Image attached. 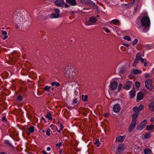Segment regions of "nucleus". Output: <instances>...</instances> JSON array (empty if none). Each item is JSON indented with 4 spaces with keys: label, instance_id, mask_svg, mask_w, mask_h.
<instances>
[{
    "label": "nucleus",
    "instance_id": "f257e3e1",
    "mask_svg": "<svg viewBox=\"0 0 154 154\" xmlns=\"http://www.w3.org/2000/svg\"><path fill=\"white\" fill-rule=\"evenodd\" d=\"M63 72L65 77L69 79H72L76 76L75 69L73 66H68L66 67Z\"/></svg>",
    "mask_w": 154,
    "mask_h": 154
},
{
    "label": "nucleus",
    "instance_id": "f03ea898",
    "mask_svg": "<svg viewBox=\"0 0 154 154\" xmlns=\"http://www.w3.org/2000/svg\"><path fill=\"white\" fill-rule=\"evenodd\" d=\"M142 17L140 21L142 26H150V21L147 14L146 12L143 13L139 17Z\"/></svg>",
    "mask_w": 154,
    "mask_h": 154
},
{
    "label": "nucleus",
    "instance_id": "7ed1b4c3",
    "mask_svg": "<svg viewBox=\"0 0 154 154\" xmlns=\"http://www.w3.org/2000/svg\"><path fill=\"white\" fill-rule=\"evenodd\" d=\"M13 19L12 20L16 22V25L19 24L20 25L22 24L25 21V20L23 19V17H20V13L18 12H15L13 16Z\"/></svg>",
    "mask_w": 154,
    "mask_h": 154
},
{
    "label": "nucleus",
    "instance_id": "20e7f679",
    "mask_svg": "<svg viewBox=\"0 0 154 154\" xmlns=\"http://www.w3.org/2000/svg\"><path fill=\"white\" fill-rule=\"evenodd\" d=\"M54 3L58 7H62L64 5L65 8H68L70 6L67 4L64 3V0H56Z\"/></svg>",
    "mask_w": 154,
    "mask_h": 154
},
{
    "label": "nucleus",
    "instance_id": "39448f33",
    "mask_svg": "<svg viewBox=\"0 0 154 154\" xmlns=\"http://www.w3.org/2000/svg\"><path fill=\"white\" fill-rule=\"evenodd\" d=\"M152 80L150 79H147L145 82L146 87L150 91L152 90L153 88V86L152 85Z\"/></svg>",
    "mask_w": 154,
    "mask_h": 154
},
{
    "label": "nucleus",
    "instance_id": "423d86ee",
    "mask_svg": "<svg viewBox=\"0 0 154 154\" xmlns=\"http://www.w3.org/2000/svg\"><path fill=\"white\" fill-rule=\"evenodd\" d=\"M134 86V84L131 81H128L124 85L123 88L126 90H128L131 87Z\"/></svg>",
    "mask_w": 154,
    "mask_h": 154
},
{
    "label": "nucleus",
    "instance_id": "0eeeda50",
    "mask_svg": "<svg viewBox=\"0 0 154 154\" xmlns=\"http://www.w3.org/2000/svg\"><path fill=\"white\" fill-rule=\"evenodd\" d=\"M150 26H142V27L137 26L138 29L140 31L143 32L145 33L147 32L149 29Z\"/></svg>",
    "mask_w": 154,
    "mask_h": 154
},
{
    "label": "nucleus",
    "instance_id": "6e6552de",
    "mask_svg": "<svg viewBox=\"0 0 154 154\" xmlns=\"http://www.w3.org/2000/svg\"><path fill=\"white\" fill-rule=\"evenodd\" d=\"M118 86V83L115 81H113L110 84V87L111 89L112 90H115Z\"/></svg>",
    "mask_w": 154,
    "mask_h": 154
},
{
    "label": "nucleus",
    "instance_id": "1a4fd4ad",
    "mask_svg": "<svg viewBox=\"0 0 154 154\" xmlns=\"http://www.w3.org/2000/svg\"><path fill=\"white\" fill-rule=\"evenodd\" d=\"M121 107L120 105L118 103L115 104L113 107V110L116 113L119 112L120 110Z\"/></svg>",
    "mask_w": 154,
    "mask_h": 154
},
{
    "label": "nucleus",
    "instance_id": "9d476101",
    "mask_svg": "<svg viewBox=\"0 0 154 154\" xmlns=\"http://www.w3.org/2000/svg\"><path fill=\"white\" fill-rule=\"evenodd\" d=\"M66 1L68 5L71 6H74L77 5L76 0H66Z\"/></svg>",
    "mask_w": 154,
    "mask_h": 154
},
{
    "label": "nucleus",
    "instance_id": "9b49d317",
    "mask_svg": "<svg viewBox=\"0 0 154 154\" xmlns=\"http://www.w3.org/2000/svg\"><path fill=\"white\" fill-rule=\"evenodd\" d=\"M144 97V94L141 92H139L137 93V100L138 101L142 100Z\"/></svg>",
    "mask_w": 154,
    "mask_h": 154
},
{
    "label": "nucleus",
    "instance_id": "f8f14e48",
    "mask_svg": "<svg viewBox=\"0 0 154 154\" xmlns=\"http://www.w3.org/2000/svg\"><path fill=\"white\" fill-rule=\"evenodd\" d=\"M136 123L134 122H131L128 128V131L129 132H131L133 130L134 128L136 126Z\"/></svg>",
    "mask_w": 154,
    "mask_h": 154
},
{
    "label": "nucleus",
    "instance_id": "ddd939ff",
    "mask_svg": "<svg viewBox=\"0 0 154 154\" xmlns=\"http://www.w3.org/2000/svg\"><path fill=\"white\" fill-rule=\"evenodd\" d=\"M125 137V136L124 135L123 136H119L116 138V141L119 142H122Z\"/></svg>",
    "mask_w": 154,
    "mask_h": 154
},
{
    "label": "nucleus",
    "instance_id": "4468645a",
    "mask_svg": "<svg viewBox=\"0 0 154 154\" xmlns=\"http://www.w3.org/2000/svg\"><path fill=\"white\" fill-rule=\"evenodd\" d=\"M87 5L92 7L94 9L98 8L95 3L91 0H89Z\"/></svg>",
    "mask_w": 154,
    "mask_h": 154
},
{
    "label": "nucleus",
    "instance_id": "2eb2a0df",
    "mask_svg": "<svg viewBox=\"0 0 154 154\" xmlns=\"http://www.w3.org/2000/svg\"><path fill=\"white\" fill-rule=\"evenodd\" d=\"M149 109L150 111L154 112V101H152L148 105Z\"/></svg>",
    "mask_w": 154,
    "mask_h": 154
},
{
    "label": "nucleus",
    "instance_id": "dca6fc26",
    "mask_svg": "<svg viewBox=\"0 0 154 154\" xmlns=\"http://www.w3.org/2000/svg\"><path fill=\"white\" fill-rule=\"evenodd\" d=\"M124 148L125 146L124 144L122 143L119 145L117 148V149L119 152H120L124 150Z\"/></svg>",
    "mask_w": 154,
    "mask_h": 154
},
{
    "label": "nucleus",
    "instance_id": "f3484780",
    "mask_svg": "<svg viewBox=\"0 0 154 154\" xmlns=\"http://www.w3.org/2000/svg\"><path fill=\"white\" fill-rule=\"evenodd\" d=\"M126 72V69L124 67H121L119 69V73L120 75L125 73Z\"/></svg>",
    "mask_w": 154,
    "mask_h": 154
},
{
    "label": "nucleus",
    "instance_id": "a211bd4d",
    "mask_svg": "<svg viewBox=\"0 0 154 154\" xmlns=\"http://www.w3.org/2000/svg\"><path fill=\"white\" fill-rule=\"evenodd\" d=\"M138 113H135L132 116L131 122H134L136 123L137 119L138 117Z\"/></svg>",
    "mask_w": 154,
    "mask_h": 154
},
{
    "label": "nucleus",
    "instance_id": "6ab92c4d",
    "mask_svg": "<svg viewBox=\"0 0 154 154\" xmlns=\"http://www.w3.org/2000/svg\"><path fill=\"white\" fill-rule=\"evenodd\" d=\"M60 17V14H57L54 13L51 14L50 18L51 19L57 18Z\"/></svg>",
    "mask_w": 154,
    "mask_h": 154
},
{
    "label": "nucleus",
    "instance_id": "aec40b11",
    "mask_svg": "<svg viewBox=\"0 0 154 154\" xmlns=\"http://www.w3.org/2000/svg\"><path fill=\"white\" fill-rule=\"evenodd\" d=\"M135 91L134 89H132L131 91L129 92V94H130V97L131 98H132L134 97L135 95Z\"/></svg>",
    "mask_w": 154,
    "mask_h": 154
},
{
    "label": "nucleus",
    "instance_id": "412c9836",
    "mask_svg": "<svg viewBox=\"0 0 154 154\" xmlns=\"http://www.w3.org/2000/svg\"><path fill=\"white\" fill-rule=\"evenodd\" d=\"M145 126L143 123H140L137 125L136 128L137 130H143Z\"/></svg>",
    "mask_w": 154,
    "mask_h": 154
},
{
    "label": "nucleus",
    "instance_id": "4be33fe9",
    "mask_svg": "<svg viewBox=\"0 0 154 154\" xmlns=\"http://www.w3.org/2000/svg\"><path fill=\"white\" fill-rule=\"evenodd\" d=\"M2 38L3 39L5 40L8 37V35H7V33L5 31L3 30L2 31Z\"/></svg>",
    "mask_w": 154,
    "mask_h": 154
},
{
    "label": "nucleus",
    "instance_id": "5701e85b",
    "mask_svg": "<svg viewBox=\"0 0 154 154\" xmlns=\"http://www.w3.org/2000/svg\"><path fill=\"white\" fill-rule=\"evenodd\" d=\"M154 128V125H149L146 126V130L148 131H150L152 130Z\"/></svg>",
    "mask_w": 154,
    "mask_h": 154
},
{
    "label": "nucleus",
    "instance_id": "b1692460",
    "mask_svg": "<svg viewBox=\"0 0 154 154\" xmlns=\"http://www.w3.org/2000/svg\"><path fill=\"white\" fill-rule=\"evenodd\" d=\"M89 21L93 23H95L97 21L96 17H91L89 19Z\"/></svg>",
    "mask_w": 154,
    "mask_h": 154
},
{
    "label": "nucleus",
    "instance_id": "393cba45",
    "mask_svg": "<svg viewBox=\"0 0 154 154\" xmlns=\"http://www.w3.org/2000/svg\"><path fill=\"white\" fill-rule=\"evenodd\" d=\"M143 152L145 154H151L152 152L151 150L149 149H144Z\"/></svg>",
    "mask_w": 154,
    "mask_h": 154
},
{
    "label": "nucleus",
    "instance_id": "a878e982",
    "mask_svg": "<svg viewBox=\"0 0 154 154\" xmlns=\"http://www.w3.org/2000/svg\"><path fill=\"white\" fill-rule=\"evenodd\" d=\"M82 100L84 101H88V96L87 95H84L83 94L82 95Z\"/></svg>",
    "mask_w": 154,
    "mask_h": 154
},
{
    "label": "nucleus",
    "instance_id": "bb28decb",
    "mask_svg": "<svg viewBox=\"0 0 154 154\" xmlns=\"http://www.w3.org/2000/svg\"><path fill=\"white\" fill-rule=\"evenodd\" d=\"M142 57L141 56V54L140 53H137L135 59L139 61V60H140L142 58Z\"/></svg>",
    "mask_w": 154,
    "mask_h": 154
},
{
    "label": "nucleus",
    "instance_id": "cd10ccee",
    "mask_svg": "<svg viewBox=\"0 0 154 154\" xmlns=\"http://www.w3.org/2000/svg\"><path fill=\"white\" fill-rule=\"evenodd\" d=\"M51 85L52 86H55L56 87H58L60 86V84L59 83L56 81L53 82L51 83Z\"/></svg>",
    "mask_w": 154,
    "mask_h": 154
},
{
    "label": "nucleus",
    "instance_id": "c85d7f7f",
    "mask_svg": "<svg viewBox=\"0 0 154 154\" xmlns=\"http://www.w3.org/2000/svg\"><path fill=\"white\" fill-rule=\"evenodd\" d=\"M133 72L135 74H139L142 72L141 70L135 69H133Z\"/></svg>",
    "mask_w": 154,
    "mask_h": 154
},
{
    "label": "nucleus",
    "instance_id": "c756f323",
    "mask_svg": "<svg viewBox=\"0 0 154 154\" xmlns=\"http://www.w3.org/2000/svg\"><path fill=\"white\" fill-rule=\"evenodd\" d=\"M46 117L50 120H51L52 119V118L51 116V114L50 112L47 113L46 116Z\"/></svg>",
    "mask_w": 154,
    "mask_h": 154
},
{
    "label": "nucleus",
    "instance_id": "7c9ffc66",
    "mask_svg": "<svg viewBox=\"0 0 154 154\" xmlns=\"http://www.w3.org/2000/svg\"><path fill=\"white\" fill-rule=\"evenodd\" d=\"M151 137V134L150 133H146L144 135V137L146 139H148Z\"/></svg>",
    "mask_w": 154,
    "mask_h": 154
},
{
    "label": "nucleus",
    "instance_id": "2f4dec72",
    "mask_svg": "<svg viewBox=\"0 0 154 154\" xmlns=\"http://www.w3.org/2000/svg\"><path fill=\"white\" fill-rule=\"evenodd\" d=\"M135 0H133L132 2H131V3H128V4H124V5H123L124 6H125V7H126V6H128L129 5H130V6H129L128 7L127 6V7H126L127 8H128L129 7L131 6V4H133L135 2Z\"/></svg>",
    "mask_w": 154,
    "mask_h": 154
},
{
    "label": "nucleus",
    "instance_id": "473e14b6",
    "mask_svg": "<svg viewBox=\"0 0 154 154\" xmlns=\"http://www.w3.org/2000/svg\"><path fill=\"white\" fill-rule=\"evenodd\" d=\"M111 22L113 24H116L119 23V21L117 19H114L112 20Z\"/></svg>",
    "mask_w": 154,
    "mask_h": 154
},
{
    "label": "nucleus",
    "instance_id": "72a5a7b5",
    "mask_svg": "<svg viewBox=\"0 0 154 154\" xmlns=\"http://www.w3.org/2000/svg\"><path fill=\"white\" fill-rule=\"evenodd\" d=\"M133 110L135 112V113H138L140 112L139 110L138 107L137 106H135L133 108Z\"/></svg>",
    "mask_w": 154,
    "mask_h": 154
},
{
    "label": "nucleus",
    "instance_id": "f704fd0d",
    "mask_svg": "<svg viewBox=\"0 0 154 154\" xmlns=\"http://www.w3.org/2000/svg\"><path fill=\"white\" fill-rule=\"evenodd\" d=\"M29 131L31 133H33L34 131V127L33 126H31L28 129Z\"/></svg>",
    "mask_w": 154,
    "mask_h": 154
},
{
    "label": "nucleus",
    "instance_id": "c9c22d12",
    "mask_svg": "<svg viewBox=\"0 0 154 154\" xmlns=\"http://www.w3.org/2000/svg\"><path fill=\"white\" fill-rule=\"evenodd\" d=\"M89 1V0H80V2L81 3L87 5Z\"/></svg>",
    "mask_w": 154,
    "mask_h": 154
},
{
    "label": "nucleus",
    "instance_id": "e433bc0d",
    "mask_svg": "<svg viewBox=\"0 0 154 154\" xmlns=\"http://www.w3.org/2000/svg\"><path fill=\"white\" fill-rule=\"evenodd\" d=\"M51 88V87L48 86H46L44 88V89L45 91H47L48 92L49 91V89Z\"/></svg>",
    "mask_w": 154,
    "mask_h": 154
},
{
    "label": "nucleus",
    "instance_id": "4c0bfd02",
    "mask_svg": "<svg viewBox=\"0 0 154 154\" xmlns=\"http://www.w3.org/2000/svg\"><path fill=\"white\" fill-rule=\"evenodd\" d=\"M54 11L55 12V13L57 14H60V11L59 9L57 8L54 9Z\"/></svg>",
    "mask_w": 154,
    "mask_h": 154
},
{
    "label": "nucleus",
    "instance_id": "58836bf2",
    "mask_svg": "<svg viewBox=\"0 0 154 154\" xmlns=\"http://www.w3.org/2000/svg\"><path fill=\"white\" fill-rule=\"evenodd\" d=\"M4 143L5 144L8 145L10 146H11V144L10 143L9 141L8 140H5L4 141Z\"/></svg>",
    "mask_w": 154,
    "mask_h": 154
},
{
    "label": "nucleus",
    "instance_id": "ea45409f",
    "mask_svg": "<svg viewBox=\"0 0 154 154\" xmlns=\"http://www.w3.org/2000/svg\"><path fill=\"white\" fill-rule=\"evenodd\" d=\"M100 143L99 140L97 139L95 140V142H94V144L97 145V146L98 147L99 146V144Z\"/></svg>",
    "mask_w": 154,
    "mask_h": 154
},
{
    "label": "nucleus",
    "instance_id": "a19ab883",
    "mask_svg": "<svg viewBox=\"0 0 154 154\" xmlns=\"http://www.w3.org/2000/svg\"><path fill=\"white\" fill-rule=\"evenodd\" d=\"M103 30L105 31V32L108 33H110L111 32L110 31V30L106 28H103Z\"/></svg>",
    "mask_w": 154,
    "mask_h": 154
},
{
    "label": "nucleus",
    "instance_id": "79ce46f5",
    "mask_svg": "<svg viewBox=\"0 0 154 154\" xmlns=\"http://www.w3.org/2000/svg\"><path fill=\"white\" fill-rule=\"evenodd\" d=\"M50 128H48L47 129L46 132V134L47 136H49L50 135Z\"/></svg>",
    "mask_w": 154,
    "mask_h": 154
},
{
    "label": "nucleus",
    "instance_id": "37998d69",
    "mask_svg": "<svg viewBox=\"0 0 154 154\" xmlns=\"http://www.w3.org/2000/svg\"><path fill=\"white\" fill-rule=\"evenodd\" d=\"M124 39L128 40V41H130L131 40L130 37L128 36H126L124 37Z\"/></svg>",
    "mask_w": 154,
    "mask_h": 154
},
{
    "label": "nucleus",
    "instance_id": "c03bdc74",
    "mask_svg": "<svg viewBox=\"0 0 154 154\" xmlns=\"http://www.w3.org/2000/svg\"><path fill=\"white\" fill-rule=\"evenodd\" d=\"M23 97L21 95H20L18 96L17 100L19 101H20L23 100Z\"/></svg>",
    "mask_w": 154,
    "mask_h": 154
},
{
    "label": "nucleus",
    "instance_id": "a18cd8bd",
    "mask_svg": "<svg viewBox=\"0 0 154 154\" xmlns=\"http://www.w3.org/2000/svg\"><path fill=\"white\" fill-rule=\"evenodd\" d=\"M138 41V40L137 39H135L133 42L132 45H134L137 43Z\"/></svg>",
    "mask_w": 154,
    "mask_h": 154
},
{
    "label": "nucleus",
    "instance_id": "49530a36",
    "mask_svg": "<svg viewBox=\"0 0 154 154\" xmlns=\"http://www.w3.org/2000/svg\"><path fill=\"white\" fill-rule=\"evenodd\" d=\"M136 87L137 88H139L140 86V83L139 82H135Z\"/></svg>",
    "mask_w": 154,
    "mask_h": 154
},
{
    "label": "nucleus",
    "instance_id": "de8ad7c7",
    "mask_svg": "<svg viewBox=\"0 0 154 154\" xmlns=\"http://www.w3.org/2000/svg\"><path fill=\"white\" fill-rule=\"evenodd\" d=\"M78 102V100L77 99H74L72 102V104L73 105H75Z\"/></svg>",
    "mask_w": 154,
    "mask_h": 154
},
{
    "label": "nucleus",
    "instance_id": "09e8293b",
    "mask_svg": "<svg viewBox=\"0 0 154 154\" xmlns=\"http://www.w3.org/2000/svg\"><path fill=\"white\" fill-rule=\"evenodd\" d=\"M138 61L137 60L135 59V60L133 64V66H135L138 63Z\"/></svg>",
    "mask_w": 154,
    "mask_h": 154
},
{
    "label": "nucleus",
    "instance_id": "8fccbe9b",
    "mask_svg": "<svg viewBox=\"0 0 154 154\" xmlns=\"http://www.w3.org/2000/svg\"><path fill=\"white\" fill-rule=\"evenodd\" d=\"M144 108L143 106L142 105H140L138 107L139 111H140Z\"/></svg>",
    "mask_w": 154,
    "mask_h": 154
},
{
    "label": "nucleus",
    "instance_id": "3c124183",
    "mask_svg": "<svg viewBox=\"0 0 154 154\" xmlns=\"http://www.w3.org/2000/svg\"><path fill=\"white\" fill-rule=\"evenodd\" d=\"M58 124L59 125V126L60 125V130H62L63 128V125L61 123H60L59 122H58Z\"/></svg>",
    "mask_w": 154,
    "mask_h": 154
},
{
    "label": "nucleus",
    "instance_id": "603ef678",
    "mask_svg": "<svg viewBox=\"0 0 154 154\" xmlns=\"http://www.w3.org/2000/svg\"><path fill=\"white\" fill-rule=\"evenodd\" d=\"M141 123H143V124L146 126V123H147V120L146 119H144L143 121Z\"/></svg>",
    "mask_w": 154,
    "mask_h": 154
},
{
    "label": "nucleus",
    "instance_id": "864d4df0",
    "mask_svg": "<svg viewBox=\"0 0 154 154\" xmlns=\"http://www.w3.org/2000/svg\"><path fill=\"white\" fill-rule=\"evenodd\" d=\"M62 144V143L61 142H60L59 143H56V146H57L60 147L61 145Z\"/></svg>",
    "mask_w": 154,
    "mask_h": 154
},
{
    "label": "nucleus",
    "instance_id": "5fc2aeb1",
    "mask_svg": "<svg viewBox=\"0 0 154 154\" xmlns=\"http://www.w3.org/2000/svg\"><path fill=\"white\" fill-rule=\"evenodd\" d=\"M140 61H141V62L142 63H144L145 61H146V60L145 59H144L143 58H142L141 60H140Z\"/></svg>",
    "mask_w": 154,
    "mask_h": 154
},
{
    "label": "nucleus",
    "instance_id": "6e6d98bb",
    "mask_svg": "<svg viewBox=\"0 0 154 154\" xmlns=\"http://www.w3.org/2000/svg\"><path fill=\"white\" fill-rule=\"evenodd\" d=\"M122 85L121 84H120L119 85V90H118L119 91L121 89V88L122 87Z\"/></svg>",
    "mask_w": 154,
    "mask_h": 154
},
{
    "label": "nucleus",
    "instance_id": "4d7b16f0",
    "mask_svg": "<svg viewBox=\"0 0 154 154\" xmlns=\"http://www.w3.org/2000/svg\"><path fill=\"white\" fill-rule=\"evenodd\" d=\"M150 122H152L154 121V117H152L150 119Z\"/></svg>",
    "mask_w": 154,
    "mask_h": 154
},
{
    "label": "nucleus",
    "instance_id": "13d9d810",
    "mask_svg": "<svg viewBox=\"0 0 154 154\" xmlns=\"http://www.w3.org/2000/svg\"><path fill=\"white\" fill-rule=\"evenodd\" d=\"M149 74L147 73H146L145 74V77L146 78H148V77H149Z\"/></svg>",
    "mask_w": 154,
    "mask_h": 154
},
{
    "label": "nucleus",
    "instance_id": "bf43d9fd",
    "mask_svg": "<svg viewBox=\"0 0 154 154\" xmlns=\"http://www.w3.org/2000/svg\"><path fill=\"white\" fill-rule=\"evenodd\" d=\"M2 121H7V119L5 117H3L2 118Z\"/></svg>",
    "mask_w": 154,
    "mask_h": 154
},
{
    "label": "nucleus",
    "instance_id": "052dcab7",
    "mask_svg": "<svg viewBox=\"0 0 154 154\" xmlns=\"http://www.w3.org/2000/svg\"><path fill=\"white\" fill-rule=\"evenodd\" d=\"M69 13L70 14L72 15L75 14V12L73 11H71Z\"/></svg>",
    "mask_w": 154,
    "mask_h": 154
},
{
    "label": "nucleus",
    "instance_id": "680f3d73",
    "mask_svg": "<svg viewBox=\"0 0 154 154\" xmlns=\"http://www.w3.org/2000/svg\"><path fill=\"white\" fill-rule=\"evenodd\" d=\"M123 45L127 47H128L129 46V45L128 44L125 43L123 44Z\"/></svg>",
    "mask_w": 154,
    "mask_h": 154
},
{
    "label": "nucleus",
    "instance_id": "e2e57ef3",
    "mask_svg": "<svg viewBox=\"0 0 154 154\" xmlns=\"http://www.w3.org/2000/svg\"><path fill=\"white\" fill-rule=\"evenodd\" d=\"M42 153L43 154H49L47 153L45 150H43L42 152Z\"/></svg>",
    "mask_w": 154,
    "mask_h": 154
},
{
    "label": "nucleus",
    "instance_id": "0e129e2a",
    "mask_svg": "<svg viewBox=\"0 0 154 154\" xmlns=\"http://www.w3.org/2000/svg\"><path fill=\"white\" fill-rule=\"evenodd\" d=\"M105 116L106 117H107L109 116V114L108 113H106L105 114Z\"/></svg>",
    "mask_w": 154,
    "mask_h": 154
},
{
    "label": "nucleus",
    "instance_id": "69168bd1",
    "mask_svg": "<svg viewBox=\"0 0 154 154\" xmlns=\"http://www.w3.org/2000/svg\"><path fill=\"white\" fill-rule=\"evenodd\" d=\"M85 24L86 25H87V26H89V25H91L92 24H91V23H88V22H87L85 23Z\"/></svg>",
    "mask_w": 154,
    "mask_h": 154
},
{
    "label": "nucleus",
    "instance_id": "338daca9",
    "mask_svg": "<svg viewBox=\"0 0 154 154\" xmlns=\"http://www.w3.org/2000/svg\"><path fill=\"white\" fill-rule=\"evenodd\" d=\"M47 150L48 151H50L51 150V148L49 147H48L47 148Z\"/></svg>",
    "mask_w": 154,
    "mask_h": 154
},
{
    "label": "nucleus",
    "instance_id": "774afa93",
    "mask_svg": "<svg viewBox=\"0 0 154 154\" xmlns=\"http://www.w3.org/2000/svg\"><path fill=\"white\" fill-rule=\"evenodd\" d=\"M152 73L153 74H154V68L152 69Z\"/></svg>",
    "mask_w": 154,
    "mask_h": 154
}]
</instances>
